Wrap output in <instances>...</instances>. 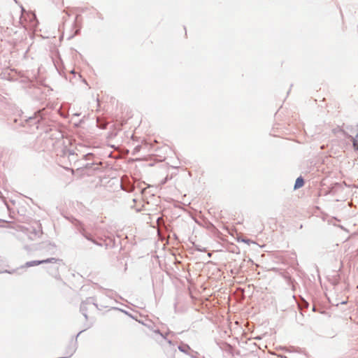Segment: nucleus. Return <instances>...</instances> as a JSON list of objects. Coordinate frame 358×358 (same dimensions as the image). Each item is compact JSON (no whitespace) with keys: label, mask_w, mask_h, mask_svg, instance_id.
Returning a JSON list of instances; mask_svg holds the SVG:
<instances>
[{"label":"nucleus","mask_w":358,"mask_h":358,"mask_svg":"<svg viewBox=\"0 0 358 358\" xmlns=\"http://www.w3.org/2000/svg\"><path fill=\"white\" fill-rule=\"evenodd\" d=\"M51 262L50 259L27 262V263H25L24 265L22 266V268H28V267H31V266H38L41 264L48 263V262Z\"/></svg>","instance_id":"obj_1"},{"label":"nucleus","mask_w":358,"mask_h":358,"mask_svg":"<svg viewBox=\"0 0 358 358\" xmlns=\"http://www.w3.org/2000/svg\"><path fill=\"white\" fill-rule=\"evenodd\" d=\"M304 185L303 179L301 177L298 178L296 180L295 185H294V189H298L301 187H303Z\"/></svg>","instance_id":"obj_2"},{"label":"nucleus","mask_w":358,"mask_h":358,"mask_svg":"<svg viewBox=\"0 0 358 358\" xmlns=\"http://www.w3.org/2000/svg\"><path fill=\"white\" fill-rule=\"evenodd\" d=\"M353 145L355 148H356L358 150V134H357L356 137L353 140Z\"/></svg>","instance_id":"obj_3"}]
</instances>
